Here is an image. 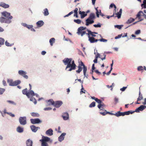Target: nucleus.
Listing matches in <instances>:
<instances>
[{"mask_svg": "<svg viewBox=\"0 0 146 146\" xmlns=\"http://www.w3.org/2000/svg\"><path fill=\"white\" fill-rule=\"evenodd\" d=\"M140 30H138L136 31L135 32V34L136 35H138L140 33Z\"/></svg>", "mask_w": 146, "mask_h": 146, "instance_id": "56", "label": "nucleus"}, {"mask_svg": "<svg viewBox=\"0 0 146 146\" xmlns=\"http://www.w3.org/2000/svg\"><path fill=\"white\" fill-rule=\"evenodd\" d=\"M2 16L0 17V22L1 23H5L9 24L11 22V20L13 17L10 13L6 11H3L1 13Z\"/></svg>", "mask_w": 146, "mask_h": 146, "instance_id": "3", "label": "nucleus"}, {"mask_svg": "<svg viewBox=\"0 0 146 146\" xmlns=\"http://www.w3.org/2000/svg\"><path fill=\"white\" fill-rule=\"evenodd\" d=\"M74 21L78 24H80L81 23V21L79 19H74Z\"/></svg>", "mask_w": 146, "mask_h": 146, "instance_id": "43", "label": "nucleus"}, {"mask_svg": "<svg viewBox=\"0 0 146 146\" xmlns=\"http://www.w3.org/2000/svg\"><path fill=\"white\" fill-rule=\"evenodd\" d=\"M79 13L81 15V18L82 19L83 18L87 15V14L85 13V12L84 11H79Z\"/></svg>", "mask_w": 146, "mask_h": 146, "instance_id": "25", "label": "nucleus"}, {"mask_svg": "<svg viewBox=\"0 0 146 146\" xmlns=\"http://www.w3.org/2000/svg\"><path fill=\"white\" fill-rule=\"evenodd\" d=\"M62 117L64 120H67L69 118V114L67 113H64L63 114Z\"/></svg>", "mask_w": 146, "mask_h": 146, "instance_id": "14", "label": "nucleus"}, {"mask_svg": "<svg viewBox=\"0 0 146 146\" xmlns=\"http://www.w3.org/2000/svg\"><path fill=\"white\" fill-rule=\"evenodd\" d=\"M30 121L31 123L33 124L39 123L42 122L38 118L35 119H30Z\"/></svg>", "mask_w": 146, "mask_h": 146, "instance_id": "9", "label": "nucleus"}, {"mask_svg": "<svg viewBox=\"0 0 146 146\" xmlns=\"http://www.w3.org/2000/svg\"><path fill=\"white\" fill-rule=\"evenodd\" d=\"M81 86H82V88L81 89V91L80 92L81 93H85V91L84 90V89L83 87V86L82 84V85Z\"/></svg>", "mask_w": 146, "mask_h": 146, "instance_id": "49", "label": "nucleus"}, {"mask_svg": "<svg viewBox=\"0 0 146 146\" xmlns=\"http://www.w3.org/2000/svg\"><path fill=\"white\" fill-rule=\"evenodd\" d=\"M62 61L65 65H67L65 68L66 70L71 71L76 69V66L74 60H72V58H66Z\"/></svg>", "mask_w": 146, "mask_h": 146, "instance_id": "1", "label": "nucleus"}, {"mask_svg": "<svg viewBox=\"0 0 146 146\" xmlns=\"http://www.w3.org/2000/svg\"><path fill=\"white\" fill-rule=\"evenodd\" d=\"M77 33L81 36L85 35L88 36H90V35L92 36H96V35L94 34H98L97 33L92 32L88 29H86V28L83 27H81L78 28Z\"/></svg>", "mask_w": 146, "mask_h": 146, "instance_id": "2", "label": "nucleus"}, {"mask_svg": "<svg viewBox=\"0 0 146 146\" xmlns=\"http://www.w3.org/2000/svg\"><path fill=\"white\" fill-rule=\"evenodd\" d=\"M0 6L4 8H7L9 7V5L6 4L4 2H1L0 3Z\"/></svg>", "mask_w": 146, "mask_h": 146, "instance_id": "16", "label": "nucleus"}, {"mask_svg": "<svg viewBox=\"0 0 146 146\" xmlns=\"http://www.w3.org/2000/svg\"><path fill=\"white\" fill-rule=\"evenodd\" d=\"M26 144L27 146H32L33 141L30 139H29L26 141Z\"/></svg>", "mask_w": 146, "mask_h": 146, "instance_id": "22", "label": "nucleus"}, {"mask_svg": "<svg viewBox=\"0 0 146 146\" xmlns=\"http://www.w3.org/2000/svg\"><path fill=\"white\" fill-rule=\"evenodd\" d=\"M133 113H134V111H129L123 112H121L120 111H117L115 113H111V115H115L117 117H118L121 116H123L125 115H129L130 114H132Z\"/></svg>", "mask_w": 146, "mask_h": 146, "instance_id": "5", "label": "nucleus"}, {"mask_svg": "<svg viewBox=\"0 0 146 146\" xmlns=\"http://www.w3.org/2000/svg\"><path fill=\"white\" fill-rule=\"evenodd\" d=\"M44 14L45 16L48 15L49 14V13L48 9L46 8L44 10Z\"/></svg>", "mask_w": 146, "mask_h": 146, "instance_id": "35", "label": "nucleus"}, {"mask_svg": "<svg viewBox=\"0 0 146 146\" xmlns=\"http://www.w3.org/2000/svg\"><path fill=\"white\" fill-rule=\"evenodd\" d=\"M31 115L33 117H38L39 115L37 113L33 112L31 113Z\"/></svg>", "mask_w": 146, "mask_h": 146, "instance_id": "34", "label": "nucleus"}, {"mask_svg": "<svg viewBox=\"0 0 146 146\" xmlns=\"http://www.w3.org/2000/svg\"><path fill=\"white\" fill-rule=\"evenodd\" d=\"M5 91V89L0 88V95L3 94Z\"/></svg>", "mask_w": 146, "mask_h": 146, "instance_id": "44", "label": "nucleus"}, {"mask_svg": "<svg viewBox=\"0 0 146 146\" xmlns=\"http://www.w3.org/2000/svg\"><path fill=\"white\" fill-rule=\"evenodd\" d=\"M24 26L29 29H31L33 27L32 25H28L26 24H24Z\"/></svg>", "mask_w": 146, "mask_h": 146, "instance_id": "39", "label": "nucleus"}, {"mask_svg": "<svg viewBox=\"0 0 146 146\" xmlns=\"http://www.w3.org/2000/svg\"><path fill=\"white\" fill-rule=\"evenodd\" d=\"M7 82L9 84L10 86H12L18 85L21 83V81L19 80L13 81L12 80L9 79L7 80Z\"/></svg>", "mask_w": 146, "mask_h": 146, "instance_id": "6", "label": "nucleus"}, {"mask_svg": "<svg viewBox=\"0 0 146 146\" xmlns=\"http://www.w3.org/2000/svg\"><path fill=\"white\" fill-rule=\"evenodd\" d=\"M114 101L115 104L117 103L118 102V98L116 97H115L114 98Z\"/></svg>", "mask_w": 146, "mask_h": 146, "instance_id": "58", "label": "nucleus"}, {"mask_svg": "<svg viewBox=\"0 0 146 146\" xmlns=\"http://www.w3.org/2000/svg\"><path fill=\"white\" fill-rule=\"evenodd\" d=\"M41 146H48L47 142H41Z\"/></svg>", "mask_w": 146, "mask_h": 146, "instance_id": "47", "label": "nucleus"}, {"mask_svg": "<svg viewBox=\"0 0 146 146\" xmlns=\"http://www.w3.org/2000/svg\"><path fill=\"white\" fill-rule=\"evenodd\" d=\"M30 100L33 102L35 104H36L37 103V101L36 99L33 97H31L30 99Z\"/></svg>", "mask_w": 146, "mask_h": 146, "instance_id": "38", "label": "nucleus"}, {"mask_svg": "<svg viewBox=\"0 0 146 146\" xmlns=\"http://www.w3.org/2000/svg\"><path fill=\"white\" fill-rule=\"evenodd\" d=\"M94 23V21L93 20H92L88 18L86 20V25L88 26L90 24H92Z\"/></svg>", "mask_w": 146, "mask_h": 146, "instance_id": "15", "label": "nucleus"}, {"mask_svg": "<svg viewBox=\"0 0 146 146\" xmlns=\"http://www.w3.org/2000/svg\"><path fill=\"white\" fill-rule=\"evenodd\" d=\"M78 9L77 8H76L74 10L73 12L74 13H78Z\"/></svg>", "mask_w": 146, "mask_h": 146, "instance_id": "60", "label": "nucleus"}, {"mask_svg": "<svg viewBox=\"0 0 146 146\" xmlns=\"http://www.w3.org/2000/svg\"><path fill=\"white\" fill-rule=\"evenodd\" d=\"M17 131L19 133H21L23 132V128L20 126H18L17 129Z\"/></svg>", "mask_w": 146, "mask_h": 146, "instance_id": "29", "label": "nucleus"}, {"mask_svg": "<svg viewBox=\"0 0 146 146\" xmlns=\"http://www.w3.org/2000/svg\"><path fill=\"white\" fill-rule=\"evenodd\" d=\"M135 20L134 19L130 18L126 22V23L127 24H130L134 21Z\"/></svg>", "mask_w": 146, "mask_h": 146, "instance_id": "32", "label": "nucleus"}, {"mask_svg": "<svg viewBox=\"0 0 146 146\" xmlns=\"http://www.w3.org/2000/svg\"><path fill=\"white\" fill-rule=\"evenodd\" d=\"M31 128L33 131L35 132L38 130V129H40V127H36L34 125L31 126Z\"/></svg>", "mask_w": 146, "mask_h": 146, "instance_id": "19", "label": "nucleus"}, {"mask_svg": "<svg viewBox=\"0 0 146 146\" xmlns=\"http://www.w3.org/2000/svg\"><path fill=\"white\" fill-rule=\"evenodd\" d=\"M5 44L7 46H12L14 44L13 43L10 44L7 41H6L5 42Z\"/></svg>", "mask_w": 146, "mask_h": 146, "instance_id": "40", "label": "nucleus"}, {"mask_svg": "<svg viewBox=\"0 0 146 146\" xmlns=\"http://www.w3.org/2000/svg\"><path fill=\"white\" fill-rule=\"evenodd\" d=\"M83 68V71L84 75L85 77L86 76V73L87 70V67L84 65V63L81 61L80 63H79L78 67V69L76 70V72L77 73L79 74L82 70Z\"/></svg>", "mask_w": 146, "mask_h": 146, "instance_id": "4", "label": "nucleus"}, {"mask_svg": "<svg viewBox=\"0 0 146 146\" xmlns=\"http://www.w3.org/2000/svg\"><path fill=\"white\" fill-rule=\"evenodd\" d=\"M46 133L48 135H53V130L52 129H48L46 131Z\"/></svg>", "mask_w": 146, "mask_h": 146, "instance_id": "18", "label": "nucleus"}, {"mask_svg": "<svg viewBox=\"0 0 146 146\" xmlns=\"http://www.w3.org/2000/svg\"><path fill=\"white\" fill-rule=\"evenodd\" d=\"M116 14L117 15V16H115V17H117L118 19H119L121 18V15L118 12Z\"/></svg>", "mask_w": 146, "mask_h": 146, "instance_id": "52", "label": "nucleus"}, {"mask_svg": "<svg viewBox=\"0 0 146 146\" xmlns=\"http://www.w3.org/2000/svg\"><path fill=\"white\" fill-rule=\"evenodd\" d=\"M105 106V105L102 103L100 104H98V108L100 109V110H103V109H102L101 108H102V107H104Z\"/></svg>", "mask_w": 146, "mask_h": 146, "instance_id": "30", "label": "nucleus"}, {"mask_svg": "<svg viewBox=\"0 0 146 146\" xmlns=\"http://www.w3.org/2000/svg\"><path fill=\"white\" fill-rule=\"evenodd\" d=\"M123 26V25H115V27L119 29H121L122 27Z\"/></svg>", "mask_w": 146, "mask_h": 146, "instance_id": "45", "label": "nucleus"}, {"mask_svg": "<svg viewBox=\"0 0 146 146\" xmlns=\"http://www.w3.org/2000/svg\"><path fill=\"white\" fill-rule=\"evenodd\" d=\"M143 99V97L142 96V95L141 94V92L140 91L139 92V96L138 98L137 99V102L136 104H139L140 103L139 102H138L142 100Z\"/></svg>", "mask_w": 146, "mask_h": 146, "instance_id": "21", "label": "nucleus"}, {"mask_svg": "<svg viewBox=\"0 0 146 146\" xmlns=\"http://www.w3.org/2000/svg\"><path fill=\"white\" fill-rule=\"evenodd\" d=\"M143 14V16L144 17V18L146 19V15L144 14L143 11H140L136 15V18H138L139 20V21H143V19H141L140 17L142 15L141 14Z\"/></svg>", "mask_w": 146, "mask_h": 146, "instance_id": "7", "label": "nucleus"}, {"mask_svg": "<svg viewBox=\"0 0 146 146\" xmlns=\"http://www.w3.org/2000/svg\"><path fill=\"white\" fill-rule=\"evenodd\" d=\"M28 96H27V97L28 98H30V96H33L35 95V94L34 93V92L31 90H30L29 92H28Z\"/></svg>", "mask_w": 146, "mask_h": 146, "instance_id": "20", "label": "nucleus"}, {"mask_svg": "<svg viewBox=\"0 0 146 146\" xmlns=\"http://www.w3.org/2000/svg\"><path fill=\"white\" fill-rule=\"evenodd\" d=\"M127 88V87H123L122 88H121L120 90L122 91H124Z\"/></svg>", "mask_w": 146, "mask_h": 146, "instance_id": "57", "label": "nucleus"}, {"mask_svg": "<svg viewBox=\"0 0 146 146\" xmlns=\"http://www.w3.org/2000/svg\"><path fill=\"white\" fill-rule=\"evenodd\" d=\"M95 102H93L90 105L89 107L90 108L94 107L95 106Z\"/></svg>", "mask_w": 146, "mask_h": 146, "instance_id": "41", "label": "nucleus"}, {"mask_svg": "<svg viewBox=\"0 0 146 146\" xmlns=\"http://www.w3.org/2000/svg\"><path fill=\"white\" fill-rule=\"evenodd\" d=\"M5 40L4 38L0 37V45H2L4 44Z\"/></svg>", "mask_w": 146, "mask_h": 146, "instance_id": "37", "label": "nucleus"}, {"mask_svg": "<svg viewBox=\"0 0 146 146\" xmlns=\"http://www.w3.org/2000/svg\"><path fill=\"white\" fill-rule=\"evenodd\" d=\"M22 92L23 94L26 95L27 96H28V92L27 89V88L23 90Z\"/></svg>", "mask_w": 146, "mask_h": 146, "instance_id": "31", "label": "nucleus"}, {"mask_svg": "<svg viewBox=\"0 0 146 146\" xmlns=\"http://www.w3.org/2000/svg\"><path fill=\"white\" fill-rule=\"evenodd\" d=\"M55 39L54 38H52L50 40L49 42L51 46H52L53 43L55 42Z\"/></svg>", "mask_w": 146, "mask_h": 146, "instance_id": "33", "label": "nucleus"}, {"mask_svg": "<svg viewBox=\"0 0 146 146\" xmlns=\"http://www.w3.org/2000/svg\"><path fill=\"white\" fill-rule=\"evenodd\" d=\"M98 40H99L101 42H106L107 41V40L103 38H102Z\"/></svg>", "mask_w": 146, "mask_h": 146, "instance_id": "51", "label": "nucleus"}, {"mask_svg": "<svg viewBox=\"0 0 146 146\" xmlns=\"http://www.w3.org/2000/svg\"><path fill=\"white\" fill-rule=\"evenodd\" d=\"M62 104V102L61 101H57L54 102L53 106L56 108H59Z\"/></svg>", "mask_w": 146, "mask_h": 146, "instance_id": "10", "label": "nucleus"}, {"mask_svg": "<svg viewBox=\"0 0 146 146\" xmlns=\"http://www.w3.org/2000/svg\"><path fill=\"white\" fill-rule=\"evenodd\" d=\"M66 133H63L58 137V140L60 141H63L64 139V137L66 135Z\"/></svg>", "mask_w": 146, "mask_h": 146, "instance_id": "17", "label": "nucleus"}, {"mask_svg": "<svg viewBox=\"0 0 146 146\" xmlns=\"http://www.w3.org/2000/svg\"><path fill=\"white\" fill-rule=\"evenodd\" d=\"M7 102H8L9 103L13 104H15V103L13 101H10V100H8L7 101Z\"/></svg>", "mask_w": 146, "mask_h": 146, "instance_id": "55", "label": "nucleus"}, {"mask_svg": "<svg viewBox=\"0 0 146 146\" xmlns=\"http://www.w3.org/2000/svg\"><path fill=\"white\" fill-rule=\"evenodd\" d=\"M26 117H20L19 119V121L20 123L24 125L27 123Z\"/></svg>", "mask_w": 146, "mask_h": 146, "instance_id": "8", "label": "nucleus"}, {"mask_svg": "<svg viewBox=\"0 0 146 146\" xmlns=\"http://www.w3.org/2000/svg\"><path fill=\"white\" fill-rule=\"evenodd\" d=\"M44 24V23L42 21H39L36 23L37 26L39 27H42L43 25Z\"/></svg>", "mask_w": 146, "mask_h": 146, "instance_id": "24", "label": "nucleus"}, {"mask_svg": "<svg viewBox=\"0 0 146 146\" xmlns=\"http://www.w3.org/2000/svg\"><path fill=\"white\" fill-rule=\"evenodd\" d=\"M50 140V138L44 136H42V139L40 140V141L41 142H47L49 141Z\"/></svg>", "mask_w": 146, "mask_h": 146, "instance_id": "11", "label": "nucleus"}, {"mask_svg": "<svg viewBox=\"0 0 146 146\" xmlns=\"http://www.w3.org/2000/svg\"><path fill=\"white\" fill-rule=\"evenodd\" d=\"M104 112H100V113L102 115H105L107 114H109L110 115H111V113L109 112H108L106 110H104Z\"/></svg>", "mask_w": 146, "mask_h": 146, "instance_id": "28", "label": "nucleus"}, {"mask_svg": "<svg viewBox=\"0 0 146 146\" xmlns=\"http://www.w3.org/2000/svg\"><path fill=\"white\" fill-rule=\"evenodd\" d=\"M146 108V106L144 105H141L139 108H137L135 110L134 112H139V111H142L143 110Z\"/></svg>", "mask_w": 146, "mask_h": 146, "instance_id": "13", "label": "nucleus"}, {"mask_svg": "<svg viewBox=\"0 0 146 146\" xmlns=\"http://www.w3.org/2000/svg\"><path fill=\"white\" fill-rule=\"evenodd\" d=\"M104 55V57L103 58H101L100 57V54L99 53H97V54L96 55L95 57V58H97L98 59V58H101V59L102 60H104L105 59H106V55L105 54H103Z\"/></svg>", "mask_w": 146, "mask_h": 146, "instance_id": "27", "label": "nucleus"}, {"mask_svg": "<svg viewBox=\"0 0 146 146\" xmlns=\"http://www.w3.org/2000/svg\"><path fill=\"white\" fill-rule=\"evenodd\" d=\"M137 70L138 71H142L143 70V67L140 66L138 67Z\"/></svg>", "mask_w": 146, "mask_h": 146, "instance_id": "42", "label": "nucleus"}, {"mask_svg": "<svg viewBox=\"0 0 146 146\" xmlns=\"http://www.w3.org/2000/svg\"><path fill=\"white\" fill-rule=\"evenodd\" d=\"M78 9L77 8H76L74 10L73 12L74 13H78Z\"/></svg>", "mask_w": 146, "mask_h": 146, "instance_id": "59", "label": "nucleus"}, {"mask_svg": "<svg viewBox=\"0 0 146 146\" xmlns=\"http://www.w3.org/2000/svg\"><path fill=\"white\" fill-rule=\"evenodd\" d=\"M95 101L97 102L99 104H101V103H102V101L100 100L99 99L97 98L96 99Z\"/></svg>", "mask_w": 146, "mask_h": 146, "instance_id": "48", "label": "nucleus"}, {"mask_svg": "<svg viewBox=\"0 0 146 146\" xmlns=\"http://www.w3.org/2000/svg\"><path fill=\"white\" fill-rule=\"evenodd\" d=\"M7 113L9 114L12 117H15V115L14 114H12L11 113Z\"/></svg>", "mask_w": 146, "mask_h": 146, "instance_id": "62", "label": "nucleus"}, {"mask_svg": "<svg viewBox=\"0 0 146 146\" xmlns=\"http://www.w3.org/2000/svg\"><path fill=\"white\" fill-rule=\"evenodd\" d=\"M3 84L4 86H6L7 85V84L6 82V81L5 80H3Z\"/></svg>", "mask_w": 146, "mask_h": 146, "instance_id": "61", "label": "nucleus"}, {"mask_svg": "<svg viewBox=\"0 0 146 146\" xmlns=\"http://www.w3.org/2000/svg\"><path fill=\"white\" fill-rule=\"evenodd\" d=\"M99 11H100V12H99L98 11H96V14L97 17H99V13H101V10H100Z\"/></svg>", "mask_w": 146, "mask_h": 146, "instance_id": "53", "label": "nucleus"}, {"mask_svg": "<svg viewBox=\"0 0 146 146\" xmlns=\"http://www.w3.org/2000/svg\"><path fill=\"white\" fill-rule=\"evenodd\" d=\"M46 102L48 105L49 106L51 105H53L54 101L52 99H50L46 101Z\"/></svg>", "mask_w": 146, "mask_h": 146, "instance_id": "26", "label": "nucleus"}, {"mask_svg": "<svg viewBox=\"0 0 146 146\" xmlns=\"http://www.w3.org/2000/svg\"><path fill=\"white\" fill-rule=\"evenodd\" d=\"M89 37V40L90 41V42L91 43H94L95 42H97L98 41V39H95L94 37Z\"/></svg>", "mask_w": 146, "mask_h": 146, "instance_id": "23", "label": "nucleus"}, {"mask_svg": "<svg viewBox=\"0 0 146 146\" xmlns=\"http://www.w3.org/2000/svg\"><path fill=\"white\" fill-rule=\"evenodd\" d=\"M93 26L94 27L96 28L100 27H101V25L100 23H98V24L94 25Z\"/></svg>", "mask_w": 146, "mask_h": 146, "instance_id": "46", "label": "nucleus"}, {"mask_svg": "<svg viewBox=\"0 0 146 146\" xmlns=\"http://www.w3.org/2000/svg\"><path fill=\"white\" fill-rule=\"evenodd\" d=\"M141 6L145 9L146 8V5L145 4H142Z\"/></svg>", "mask_w": 146, "mask_h": 146, "instance_id": "64", "label": "nucleus"}, {"mask_svg": "<svg viewBox=\"0 0 146 146\" xmlns=\"http://www.w3.org/2000/svg\"><path fill=\"white\" fill-rule=\"evenodd\" d=\"M19 74L23 76L24 78L27 79L28 78V76L25 74L26 73L25 72H24L23 70H20L18 72Z\"/></svg>", "mask_w": 146, "mask_h": 146, "instance_id": "12", "label": "nucleus"}, {"mask_svg": "<svg viewBox=\"0 0 146 146\" xmlns=\"http://www.w3.org/2000/svg\"><path fill=\"white\" fill-rule=\"evenodd\" d=\"M113 7L115 8V9H116V7L113 3H112L111 4L110 6V8H112Z\"/></svg>", "mask_w": 146, "mask_h": 146, "instance_id": "50", "label": "nucleus"}, {"mask_svg": "<svg viewBox=\"0 0 146 146\" xmlns=\"http://www.w3.org/2000/svg\"><path fill=\"white\" fill-rule=\"evenodd\" d=\"M95 72L99 75L101 74V72H99L98 70H95Z\"/></svg>", "mask_w": 146, "mask_h": 146, "instance_id": "63", "label": "nucleus"}, {"mask_svg": "<svg viewBox=\"0 0 146 146\" xmlns=\"http://www.w3.org/2000/svg\"><path fill=\"white\" fill-rule=\"evenodd\" d=\"M52 109V108L50 107L46 108L44 109V110L45 111L50 110Z\"/></svg>", "mask_w": 146, "mask_h": 146, "instance_id": "54", "label": "nucleus"}, {"mask_svg": "<svg viewBox=\"0 0 146 146\" xmlns=\"http://www.w3.org/2000/svg\"><path fill=\"white\" fill-rule=\"evenodd\" d=\"M95 17L94 14L93 13H91L88 17V18L92 20Z\"/></svg>", "mask_w": 146, "mask_h": 146, "instance_id": "36", "label": "nucleus"}]
</instances>
